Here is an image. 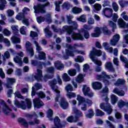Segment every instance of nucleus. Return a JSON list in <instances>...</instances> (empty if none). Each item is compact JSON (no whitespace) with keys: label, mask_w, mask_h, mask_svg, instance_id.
<instances>
[{"label":"nucleus","mask_w":128,"mask_h":128,"mask_svg":"<svg viewBox=\"0 0 128 128\" xmlns=\"http://www.w3.org/2000/svg\"><path fill=\"white\" fill-rule=\"evenodd\" d=\"M56 84V79H54L52 81L49 82V85L51 86L52 90L57 94L56 97L55 98V102H58V100H60L61 108H62L63 110H66L68 106V102L66 100V98L60 95V92L59 91L58 88Z\"/></svg>","instance_id":"obj_1"},{"label":"nucleus","mask_w":128,"mask_h":128,"mask_svg":"<svg viewBox=\"0 0 128 128\" xmlns=\"http://www.w3.org/2000/svg\"><path fill=\"white\" fill-rule=\"evenodd\" d=\"M126 12H124L120 15V16L124 20L128 21V16L126 14Z\"/></svg>","instance_id":"obj_60"},{"label":"nucleus","mask_w":128,"mask_h":128,"mask_svg":"<svg viewBox=\"0 0 128 128\" xmlns=\"http://www.w3.org/2000/svg\"><path fill=\"white\" fill-rule=\"evenodd\" d=\"M62 78L64 82H70V77L66 73H64L62 75Z\"/></svg>","instance_id":"obj_40"},{"label":"nucleus","mask_w":128,"mask_h":128,"mask_svg":"<svg viewBox=\"0 0 128 128\" xmlns=\"http://www.w3.org/2000/svg\"><path fill=\"white\" fill-rule=\"evenodd\" d=\"M65 90L67 92H72L74 90L72 86L70 84H67V86L65 87Z\"/></svg>","instance_id":"obj_49"},{"label":"nucleus","mask_w":128,"mask_h":128,"mask_svg":"<svg viewBox=\"0 0 128 128\" xmlns=\"http://www.w3.org/2000/svg\"><path fill=\"white\" fill-rule=\"evenodd\" d=\"M11 28L12 30H13L14 32H19L18 26L12 25L11 26Z\"/></svg>","instance_id":"obj_63"},{"label":"nucleus","mask_w":128,"mask_h":128,"mask_svg":"<svg viewBox=\"0 0 128 128\" xmlns=\"http://www.w3.org/2000/svg\"><path fill=\"white\" fill-rule=\"evenodd\" d=\"M74 60L76 62H82L84 60V59L82 56H78L77 58H75Z\"/></svg>","instance_id":"obj_52"},{"label":"nucleus","mask_w":128,"mask_h":128,"mask_svg":"<svg viewBox=\"0 0 128 128\" xmlns=\"http://www.w3.org/2000/svg\"><path fill=\"white\" fill-rule=\"evenodd\" d=\"M10 58V52L8 51L4 53V56H3V60H6V58L8 59Z\"/></svg>","instance_id":"obj_53"},{"label":"nucleus","mask_w":128,"mask_h":128,"mask_svg":"<svg viewBox=\"0 0 128 128\" xmlns=\"http://www.w3.org/2000/svg\"><path fill=\"white\" fill-rule=\"evenodd\" d=\"M48 4H50V2H48L46 4H38L36 6H34V12L36 13L38 12H41V14H44L46 12L44 6H48Z\"/></svg>","instance_id":"obj_10"},{"label":"nucleus","mask_w":128,"mask_h":128,"mask_svg":"<svg viewBox=\"0 0 128 128\" xmlns=\"http://www.w3.org/2000/svg\"><path fill=\"white\" fill-rule=\"evenodd\" d=\"M102 46H104V49L108 52L112 53V48L110 47V45L108 42H104L103 43Z\"/></svg>","instance_id":"obj_28"},{"label":"nucleus","mask_w":128,"mask_h":128,"mask_svg":"<svg viewBox=\"0 0 128 128\" xmlns=\"http://www.w3.org/2000/svg\"><path fill=\"white\" fill-rule=\"evenodd\" d=\"M37 22L38 24H42V22H44L46 19L44 17L39 16L36 18Z\"/></svg>","instance_id":"obj_56"},{"label":"nucleus","mask_w":128,"mask_h":128,"mask_svg":"<svg viewBox=\"0 0 128 128\" xmlns=\"http://www.w3.org/2000/svg\"><path fill=\"white\" fill-rule=\"evenodd\" d=\"M112 6L114 12H118V4L116 2H112Z\"/></svg>","instance_id":"obj_55"},{"label":"nucleus","mask_w":128,"mask_h":128,"mask_svg":"<svg viewBox=\"0 0 128 128\" xmlns=\"http://www.w3.org/2000/svg\"><path fill=\"white\" fill-rule=\"evenodd\" d=\"M18 122L19 124H20L22 126H24V128L28 127V123L26 122V119L22 118H18Z\"/></svg>","instance_id":"obj_20"},{"label":"nucleus","mask_w":128,"mask_h":128,"mask_svg":"<svg viewBox=\"0 0 128 128\" xmlns=\"http://www.w3.org/2000/svg\"><path fill=\"white\" fill-rule=\"evenodd\" d=\"M126 80L124 79H118L117 82L115 84V86H118L119 84H124Z\"/></svg>","instance_id":"obj_51"},{"label":"nucleus","mask_w":128,"mask_h":128,"mask_svg":"<svg viewBox=\"0 0 128 128\" xmlns=\"http://www.w3.org/2000/svg\"><path fill=\"white\" fill-rule=\"evenodd\" d=\"M118 26L119 28H126V22L122 18H120L118 20Z\"/></svg>","instance_id":"obj_27"},{"label":"nucleus","mask_w":128,"mask_h":128,"mask_svg":"<svg viewBox=\"0 0 128 128\" xmlns=\"http://www.w3.org/2000/svg\"><path fill=\"white\" fill-rule=\"evenodd\" d=\"M8 84H6L7 88H12V84L16 82V80L13 78H7Z\"/></svg>","instance_id":"obj_24"},{"label":"nucleus","mask_w":128,"mask_h":128,"mask_svg":"<svg viewBox=\"0 0 128 128\" xmlns=\"http://www.w3.org/2000/svg\"><path fill=\"white\" fill-rule=\"evenodd\" d=\"M102 14L106 18H110L112 16V9L110 8H106L102 10Z\"/></svg>","instance_id":"obj_14"},{"label":"nucleus","mask_w":128,"mask_h":128,"mask_svg":"<svg viewBox=\"0 0 128 128\" xmlns=\"http://www.w3.org/2000/svg\"><path fill=\"white\" fill-rule=\"evenodd\" d=\"M92 86L94 90H100L102 88V83L100 82H94L92 83Z\"/></svg>","instance_id":"obj_23"},{"label":"nucleus","mask_w":128,"mask_h":128,"mask_svg":"<svg viewBox=\"0 0 128 128\" xmlns=\"http://www.w3.org/2000/svg\"><path fill=\"white\" fill-rule=\"evenodd\" d=\"M102 50H96V48H93L92 50L90 52L89 54L90 58L92 62H93L95 64H96L99 66H100L102 64V61L94 59V58H96V56H102Z\"/></svg>","instance_id":"obj_3"},{"label":"nucleus","mask_w":128,"mask_h":128,"mask_svg":"<svg viewBox=\"0 0 128 128\" xmlns=\"http://www.w3.org/2000/svg\"><path fill=\"white\" fill-rule=\"evenodd\" d=\"M66 54L64 56V60H68V56H74V52H72V50L74 48H82L84 46V44H76L72 46L70 44H66Z\"/></svg>","instance_id":"obj_4"},{"label":"nucleus","mask_w":128,"mask_h":128,"mask_svg":"<svg viewBox=\"0 0 128 128\" xmlns=\"http://www.w3.org/2000/svg\"><path fill=\"white\" fill-rule=\"evenodd\" d=\"M76 20L81 22H86V16L84 14L80 16V17L76 18Z\"/></svg>","instance_id":"obj_32"},{"label":"nucleus","mask_w":128,"mask_h":128,"mask_svg":"<svg viewBox=\"0 0 128 128\" xmlns=\"http://www.w3.org/2000/svg\"><path fill=\"white\" fill-rule=\"evenodd\" d=\"M117 38L116 39V40H114V38ZM120 34H116L114 36V38L110 40V44L111 46H116V44H118V42L120 40Z\"/></svg>","instance_id":"obj_21"},{"label":"nucleus","mask_w":128,"mask_h":128,"mask_svg":"<svg viewBox=\"0 0 128 128\" xmlns=\"http://www.w3.org/2000/svg\"><path fill=\"white\" fill-rule=\"evenodd\" d=\"M62 8L63 10H70V5L68 4V2H64L62 6Z\"/></svg>","instance_id":"obj_44"},{"label":"nucleus","mask_w":128,"mask_h":128,"mask_svg":"<svg viewBox=\"0 0 128 128\" xmlns=\"http://www.w3.org/2000/svg\"><path fill=\"white\" fill-rule=\"evenodd\" d=\"M76 100L78 101L80 104H82V106L81 107V110H86L87 106H90L92 104V100L88 99L86 100V99L80 96V95L77 96Z\"/></svg>","instance_id":"obj_5"},{"label":"nucleus","mask_w":128,"mask_h":128,"mask_svg":"<svg viewBox=\"0 0 128 128\" xmlns=\"http://www.w3.org/2000/svg\"><path fill=\"white\" fill-rule=\"evenodd\" d=\"M36 94L40 98H46V94H44L42 92H37Z\"/></svg>","instance_id":"obj_59"},{"label":"nucleus","mask_w":128,"mask_h":128,"mask_svg":"<svg viewBox=\"0 0 128 128\" xmlns=\"http://www.w3.org/2000/svg\"><path fill=\"white\" fill-rule=\"evenodd\" d=\"M34 44L36 46V52L39 54L38 57V60H46V53L42 52V47L40 46L38 42H34Z\"/></svg>","instance_id":"obj_9"},{"label":"nucleus","mask_w":128,"mask_h":128,"mask_svg":"<svg viewBox=\"0 0 128 128\" xmlns=\"http://www.w3.org/2000/svg\"><path fill=\"white\" fill-rule=\"evenodd\" d=\"M62 4V2L60 1H58L55 2V4H56V12H60V5Z\"/></svg>","instance_id":"obj_54"},{"label":"nucleus","mask_w":128,"mask_h":128,"mask_svg":"<svg viewBox=\"0 0 128 128\" xmlns=\"http://www.w3.org/2000/svg\"><path fill=\"white\" fill-rule=\"evenodd\" d=\"M84 30H92V26H88L86 24H84L83 26V28H82Z\"/></svg>","instance_id":"obj_61"},{"label":"nucleus","mask_w":128,"mask_h":128,"mask_svg":"<svg viewBox=\"0 0 128 128\" xmlns=\"http://www.w3.org/2000/svg\"><path fill=\"white\" fill-rule=\"evenodd\" d=\"M2 42L6 44L7 46H10V42L6 38H4V35L0 34V42Z\"/></svg>","instance_id":"obj_25"},{"label":"nucleus","mask_w":128,"mask_h":128,"mask_svg":"<svg viewBox=\"0 0 128 128\" xmlns=\"http://www.w3.org/2000/svg\"><path fill=\"white\" fill-rule=\"evenodd\" d=\"M0 104H4V106L3 108V112H12V110L10 109L8 106L6 104V103L4 100H0Z\"/></svg>","instance_id":"obj_31"},{"label":"nucleus","mask_w":128,"mask_h":128,"mask_svg":"<svg viewBox=\"0 0 128 128\" xmlns=\"http://www.w3.org/2000/svg\"><path fill=\"white\" fill-rule=\"evenodd\" d=\"M54 68L51 67L50 68H48L47 69V72L48 74H50H50L48 75H46L44 78V80L45 82H46V78H53L54 75L52 74H54Z\"/></svg>","instance_id":"obj_17"},{"label":"nucleus","mask_w":128,"mask_h":128,"mask_svg":"<svg viewBox=\"0 0 128 128\" xmlns=\"http://www.w3.org/2000/svg\"><path fill=\"white\" fill-rule=\"evenodd\" d=\"M102 32L104 34H110L111 32L106 27H104L103 28H100L97 27L94 28V32L91 34V36L92 38H98L100 36Z\"/></svg>","instance_id":"obj_7"},{"label":"nucleus","mask_w":128,"mask_h":128,"mask_svg":"<svg viewBox=\"0 0 128 128\" xmlns=\"http://www.w3.org/2000/svg\"><path fill=\"white\" fill-rule=\"evenodd\" d=\"M120 60L121 62H122L125 64V68H128V60L126 59V58L122 56H120Z\"/></svg>","instance_id":"obj_37"},{"label":"nucleus","mask_w":128,"mask_h":128,"mask_svg":"<svg viewBox=\"0 0 128 128\" xmlns=\"http://www.w3.org/2000/svg\"><path fill=\"white\" fill-rule=\"evenodd\" d=\"M100 108L102 110H104V112H112V106H110V104H107L106 105L104 103L100 104Z\"/></svg>","instance_id":"obj_15"},{"label":"nucleus","mask_w":128,"mask_h":128,"mask_svg":"<svg viewBox=\"0 0 128 128\" xmlns=\"http://www.w3.org/2000/svg\"><path fill=\"white\" fill-rule=\"evenodd\" d=\"M26 27L24 26H22L20 28V32L22 34H26Z\"/></svg>","instance_id":"obj_57"},{"label":"nucleus","mask_w":128,"mask_h":128,"mask_svg":"<svg viewBox=\"0 0 128 128\" xmlns=\"http://www.w3.org/2000/svg\"><path fill=\"white\" fill-rule=\"evenodd\" d=\"M7 14L8 16H12L14 14V12L13 10H7Z\"/></svg>","instance_id":"obj_62"},{"label":"nucleus","mask_w":128,"mask_h":128,"mask_svg":"<svg viewBox=\"0 0 128 128\" xmlns=\"http://www.w3.org/2000/svg\"><path fill=\"white\" fill-rule=\"evenodd\" d=\"M44 32L46 34V36L47 38H50L52 36V32L49 30V27H47L44 29Z\"/></svg>","instance_id":"obj_47"},{"label":"nucleus","mask_w":128,"mask_h":128,"mask_svg":"<svg viewBox=\"0 0 128 128\" xmlns=\"http://www.w3.org/2000/svg\"><path fill=\"white\" fill-rule=\"evenodd\" d=\"M86 76L85 75H82V74H80L76 78V82H82L84 81V78Z\"/></svg>","instance_id":"obj_41"},{"label":"nucleus","mask_w":128,"mask_h":128,"mask_svg":"<svg viewBox=\"0 0 128 128\" xmlns=\"http://www.w3.org/2000/svg\"><path fill=\"white\" fill-rule=\"evenodd\" d=\"M25 102L21 101L20 103L18 101H16L14 102V104L20 108L22 110H26V108H32V101L30 100V98H26L25 99Z\"/></svg>","instance_id":"obj_6"},{"label":"nucleus","mask_w":128,"mask_h":128,"mask_svg":"<svg viewBox=\"0 0 128 128\" xmlns=\"http://www.w3.org/2000/svg\"><path fill=\"white\" fill-rule=\"evenodd\" d=\"M72 12L74 14H80V12H82V8L75 6L72 9Z\"/></svg>","instance_id":"obj_30"},{"label":"nucleus","mask_w":128,"mask_h":128,"mask_svg":"<svg viewBox=\"0 0 128 128\" xmlns=\"http://www.w3.org/2000/svg\"><path fill=\"white\" fill-rule=\"evenodd\" d=\"M108 26L110 28H112V30H114L115 28H116V24L112 20L108 21Z\"/></svg>","instance_id":"obj_45"},{"label":"nucleus","mask_w":128,"mask_h":128,"mask_svg":"<svg viewBox=\"0 0 128 128\" xmlns=\"http://www.w3.org/2000/svg\"><path fill=\"white\" fill-rule=\"evenodd\" d=\"M54 65L58 70H62V68H64V64H62L60 61H56L55 62Z\"/></svg>","instance_id":"obj_33"},{"label":"nucleus","mask_w":128,"mask_h":128,"mask_svg":"<svg viewBox=\"0 0 128 128\" xmlns=\"http://www.w3.org/2000/svg\"><path fill=\"white\" fill-rule=\"evenodd\" d=\"M82 32L84 33V38H85L88 39L90 38V33H88V32L86 31L84 28H82L79 34L74 33L72 35V38L73 40H84V36H82Z\"/></svg>","instance_id":"obj_8"},{"label":"nucleus","mask_w":128,"mask_h":128,"mask_svg":"<svg viewBox=\"0 0 128 128\" xmlns=\"http://www.w3.org/2000/svg\"><path fill=\"white\" fill-rule=\"evenodd\" d=\"M113 92L116 94H118V96H124V92L120 90H118V88H115L113 90Z\"/></svg>","instance_id":"obj_29"},{"label":"nucleus","mask_w":128,"mask_h":128,"mask_svg":"<svg viewBox=\"0 0 128 128\" xmlns=\"http://www.w3.org/2000/svg\"><path fill=\"white\" fill-rule=\"evenodd\" d=\"M116 78V74H114V76H110V75H106V72H102V75H97L96 78L98 80H101L102 78Z\"/></svg>","instance_id":"obj_16"},{"label":"nucleus","mask_w":128,"mask_h":128,"mask_svg":"<svg viewBox=\"0 0 128 128\" xmlns=\"http://www.w3.org/2000/svg\"><path fill=\"white\" fill-rule=\"evenodd\" d=\"M68 20V24H71V26H65L62 28L63 32H66L68 34H70L72 32V30H78V22H72V19L74 18V16L72 15H68L66 16Z\"/></svg>","instance_id":"obj_2"},{"label":"nucleus","mask_w":128,"mask_h":128,"mask_svg":"<svg viewBox=\"0 0 128 128\" xmlns=\"http://www.w3.org/2000/svg\"><path fill=\"white\" fill-rule=\"evenodd\" d=\"M76 93L72 92H68L66 94V96L68 98H76Z\"/></svg>","instance_id":"obj_48"},{"label":"nucleus","mask_w":128,"mask_h":128,"mask_svg":"<svg viewBox=\"0 0 128 128\" xmlns=\"http://www.w3.org/2000/svg\"><path fill=\"white\" fill-rule=\"evenodd\" d=\"M26 52L30 56H32L34 53V48L32 46V43L27 42L26 44Z\"/></svg>","instance_id":"obj_12"},{"label":"nucleus","mask_w":128,"mask_h":128,"mask_svg":"<svg viewBox=\"0 0 128 128\" xmlns=\"http://www.w3.org/2000/svg\"><path fill=\"white\" fill-rule=\"evenodd\" d=\"M11 42L13 44H20V39L16 36H13L11 38Z\"/></svg>","instance_id":"obj_36"},{"label":"nucleus","mask_w":128,"mask_h":128,"mask_svg":"<svg viewBox=\"0 0 128 128\" xmlns=\"http://www.w3.org/2000/svg\"><path fill=\"white\" fill-rule=\"evenodd\" d=\"M14 60L15 62L19 64L20 66L22 64V58L20 57L16 56V58H14Z\"/></svg>","instance_id":"obj_50"},{"label":"nucleus","mask_w":128,"mask_h":128,"mask_svg":"<svg viewBox=\"0 0 128 128\" xmlns=\"http://www.w3.org/2000/svg\"><path fill=\"white\" fill-rule=\"evenodd\" d=\"M26 118L28 120H32V118H38V116H36V113L34 114H27L26 116Z\"/></svg>","instance_id":"obj_38"},{"label":"nucleus","mask_w":128,"mask_h":128,"mask_svg":"<svg viewBox=\"0 0 128 128\" xmlns=\"http://www.w3.org/2000/svg\"><path fill=\"white\" fill-rule=\"evenodd\" d=\"M33 104L34 108H40L44 104V102L38 98L34 99Z\"/></svg>","instance_id":"obj_13"},{"label":"nucleus","mask_w":128,"mask_h":128,"mask_svg":"<svg viewBox=\"0 0 128 128\" xmlns=\"http://www.w3.org/2000/svg\"><path fill=\"white\" fill-rule=\"evenodd\" d=\"M94 12H99L102 10V5L100 4L96 3L94 5Z\"/></svg>","instance_id":"obj_39"},{"label":"nucleus","mask_w":128,"mask_h":128,"mask_svg":"<svg viewBox=\"0 0 128 128\" xmlns=\"http://www.w3.org/2000/svg\"><path fill=\"white\" fill-rule=\"evenodd\" d=\"M82 90L84 96H86L88 94V92H90V87L84 85Z\"/></svg>","instance_id":"obj_35"},{"label":"nucleus","mask_w":128,"mask_h":128,"mask_svg":"<svg viewBox=\"0 0 128 128\" xmlns=\"http://www.w3.org/2000/svg\"><path fill=\"white\" fill-rule=\"evenodd\" d=\"M60 118L58 116L56 117V118L54 119V124L56 126V128H64V125H62L60 124ZM52 128H56L54 127Z\"/></svg>","instance_id":"obj_18"},{"label":"nucleus","mask_w":128,"mask_h":128,"mask_svg":"<svg viewBox=\"0 0 128 128\" xmlns=\"http://www.w3.org/2000/svg\"><path fill=\"white\" fill-rule=\"evenodd\" d=\"M68 74L70 76H74L76 74V70L75 69H71L68 70Z\"/></svg>","instance_id":"obj_46"},{"label":"nucleus","mask_w":128,"mask_h":128,"mask_svg":"<svg viewBox=\"0 0 128 128\" xmlns=\"http://www.w3.org/2000/svg\"><path fill=\"white\" fill-rule=\"evenodd\" d=\"M11 34L12 33L8 29H5L4 30V34L6 36H10Z\"/></svg>","instance_id":"obj_64"},{"label":"nucleus","mask_w":128,"mask_h":128,"mask_svg":"<svg viewBox=\"0 0 128 128\" xmlns=\"http://www.w3.org/2000/svg\"><path fill=\"white\" fill-rule=\"evenodd\" d=\"M16 18L18 20H20L23 18V20L22 21V24H25V26H30V24L28 23V20L24 18V13H18L16 16Z\"/></svg>","instance_id":"obj_11"},{"label":"nucleus","mask_w":128,"mask_h":128,"mask_svg":"<svg viewBox=\"0 0 128 128\" xmlns=\"http://www.w3.org/2000/svg\"><path fill=\"white\" fill-rule=\"evenodd\" d=\"M6 4V0H0V10H2L4 8V6Z\"/></svg>","instance_id":"obj_42"},{"label":"nucleus","mask_w":128,"mask_h":128,"mask_svg":"<svg viewBox=\"0 0 128 128\" xmlns=\"http://www.w3.org/2000/svg\"><path fill=\"white\" fill-rule=\"evenodd\" d=\"M68 122H76L78 120V118H76L74 117V116H70L67 118Z\"/></svg>","instance_id":"obj_34"},{"label":"nucleus","mask_w":128,"mask_h":128,"mask_svg":"<svg viewBox=\"0 0 128 128\" xmlns=\"http://www.w3.org/2000/svg\"><path fill=\"white\" fill-rule=\"evenodd\" d=\"M105 68L108 70L110 72H114V68L110 62H107L105 64Z\"/></svg>","instance_id":"obj_19"},{"label":"nucleus","mask_w":128,"mask_h":128,"mask_svg":"<svg viewBox=\"0 0 128 128\" xmlns=\"http://www.w3.org/2000/svg\"><path fill=\"white\" fill-rule=\"evenodd\" d=\"M118 102V97L114 94L111 95V103L112 104H114Z\"/></svg>","instance_id":"obj_43"},{"label":"nucleus","mask_w":128,"mask_h":128,"mask_svg":"<svg viewBox=\"0 0 128 128\" xmlns=\"http://www.w3.org/2000/svg\"><path fill=\"white\" fill-rule=\"evenodd\" d=\"M34 78L38 81L42 80V70L38 69L37 72L34 76Z\"/></svg>","instance_id":"obj_22"},{"label":"nucleus","mask_w":128,"mask_h":128,"mask_svg":"<svg viewBox=\"0 0 128 128\" xmlns=\"http://www.w3.org/2000/svg\"><path fill=\"white\" fill-rule=\"evenodd\" d=\"M118 108H124V106H125L128 110V102H124L122 100H120L118 102Z\"/></svg>","instance_id":"obj_26"},{"label":"nucleus","mask_w":128,"mask_h":128,"mask_svg":"<svg viewBox=\"0 0 128 128\" xmlns=\"http://www.w3.org/2000/svg\"><path fill=\"white\" fill-rule=\"evenodd\" d=\"M112 16L113 22H116L118 21V14H114Z\"/></svg>","instance_id":"obj_58"}]
</instances>
